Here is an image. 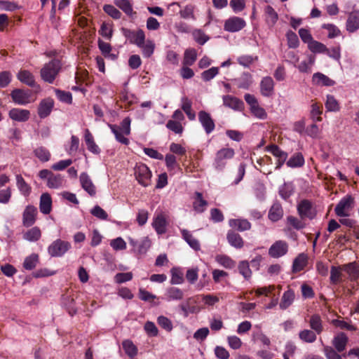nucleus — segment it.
Here are the masks:
<instances>
[{
	"instance_id": "c03bdc74",
	"label": "nucleus",
	"mask_w": 359,
	"mask_h": 359,
	"mask_svg": "<svg viewBox=\"0 0 359 359\" xmlns=\"http://www.w3.org/2000/svg\"><path fill=\"white\" fill-rule=\"evenodd\" d=\"M299 339L306 343H313L316 339V332L311 330H303L299 333Z\"/></svg>"
},
{
	"instance_id": "a878e982",
	"label": "nucleus",
	"mask_w": 359,
	"mask_h": 359,
	"mask_svg": "<svg viewBox=\"0 0 359 359\" xmlns=\"http://www.w3.org/2000/svg\"><path fill=\"white\" fill-rule=\"evenodd\" d=\"M84 140L88 149L95 154H99L100 149L94 141V138L88 129L85 130Z\"/></svg>"
},
{
	"instance_id": "bf43d9fd",
	"label": "nucleus",
	"mask_w": 359,
	"mask_h": 359,
	"mask_svg": "<svg viewBox=\"0 0 359 359\" xmlns=\"http://www.w3.org/2000/svg\"><path fill=\"white\" fill-rule=\"evenodd\" d=\"M55 95L57 97V99L62 102L67 104H70L72 102V93L67 91H63L59 89L55 90Z\"/></svg>"
},
{
	"instance_id": "2eb2a0df",
	"label": "nucleus",
	"mask_w": 359,
	"mask_h": 359,
	"mask_svg": "<svg viewBox=\"0 0 359 359\" xmlns=\"http://www.w3.org/2000/svg\"><path fill=\"white\" fill-rule=\"evenodd\" d=\"M81 187L90 196L96 194V187L93 184L90 176L86 172H82L79 177Z\"/></svg>"
},
{
	"instance_id": "79ce46f5",
	"label": "nucleus",
	"mask_w": 359,
	"mask_h": 359,
	"mask_svg": "<svg viewBox=\"0 0 359 359\" xmlns=\"http://www.w3.org/2000/svg\"><path fill=\"white\" fill-rule=\"evenodd\" d=\"M142 50V53L144 57H150L154 51L155 44L151 40H145L138 46Z\"/></svg>"
},
{
	"instance_id": "6ab92c4d",
	"label": "nucleus",
	"mask_w": 359,
	"mask_h": 359,
	"mask_svg": "<svg viewBox=\"0 0 359 359\" xmlns=\"http://www.w3.org/2000/svg\"><path fill=\"white\" fill-rule=\"evenodd\" d=\"M348 338L344 332H339L332 339V345L334 348L341 353L346 349Z\"/></svg>"
},
{
	"instance_id": "f03ea898",
	"label": "nucleus",
	"mask_w": 359,
	"mask_h": 359,
	"mask_svg": "<svg viewBox=\"0 0 359 359\" xmlns=\"http://www.w3.org/2000/svg\"><path fill=\"white\" fill-rule=\"evenodd\" d=\"M130 123L131 119L129 117H126L119 126L109 124V127L114 134L116 140L125 145H128L130 143L129 140L124 137V135H129L130 134Z\"/></svg>"
},
{
	"instance_id": "473e14b6",
	"label": "nucleus",
	"mask_w": 359,
	"mask_h": 359,
	"mask_svg": "<svg viewBox=\"0 0 359 359\" xmlns=\"http://www.w3.org/2000/svg\"><path fill=\"white\" fill-rule=\"evenodd\" d=\"M64 183V177L60 174H54L52 172L46 185L50 189H59L63 187Z\"/></svg>"
},
{
	"instance_id": "a19ab883",
	"label": "nucleus",
	"mask_w": 359,
	"mask_h": 359,
	"mask_svg": "<svg viewBox=\"0 0 359 359\" xmlns=\"http://www.w3.org/2000/svg\"><path fill=\"white\" fill-rule=\"evenodd\" d=\"M307 264V257L304 254L299 255L294 260L292 270L294 272H299L304 269Z\"/></svg>"
},
{
	"instance_id": "c756f323",
	"label": "nucleus",
	"mask_w": 359,
	"mask_h": 359,
	"mask_svg": "<svg viewBox=\"0 0 359 359\" xmlns=\"http://www.w3.org/2000/svg\"><path fill=\"white\" fill-rule=\"evenodd\" d=\"M342 271L344 269H341V266L331 267L330 279L332 284L337 285L344 280Z\"/></svg>"
},
{
	"instance_id": "8fccbe9b",
	"label": "nucleus",
	"mask_w": 359,
	"mask_h": 359,
	"mask_svg": "<svg viewBox=\"0 0 359 359\" xmlns=\"http://www.w3.org/2000/svg\"><path fill=\"white\" fill-rule=\"evenodd\" d=\"M166 296L168 301L180 300L183 298L184 293L177 287H170L167 290Z\"/></svg>"
},
{
	"instance_id": "9d476101",
	"label": "nucleus",
	"mask_w": 359,
	"mask_h": 359,
	"mask_svg": "<svg viewBox=\"0 0 359 359\" xmlns=\"http://www.w3.org/2000/svg\"><path fill=\"white\" fill-rule=\"evenodd\" d=\"M11 96L13 102L20 105H25L32 102L30 90L15 89L11 92Z\"/></svg>"
},
{
	"instance_id": "ea45409f",
	"label": "nucleus",
	"mask_w": 359,
	"mask_h": 359,
	"mask_svg": "<svg viewBox=\"0 0 359 359\" xmlns=\"http://www.w3.org/2000/svg\"><path fill=\"white\" fill-rule=\"evenodd\" d=\"M197 59V52L194 48H188L184 51L183 65L191 66Z\"/></svg>"
},
{
	"instance_id": "4d7b16f0",
	"label": "nucleus",
	"mask_w": 359,
	"mask_h": 359,
	"mask_svg": "<svg viewBox=\"0 0 359 359\" xmlns=\"http://www.w3.org/2000/svg\"><path fill=\"white\" fill-rule=\"evenodd\" d=\"M239 273L247 280L252 276V271L250 269L249 262L247 261H241L238 266Z\"/></svg>"
},
{
	"instance_id": "bb28decb",
	"label": "nucleus",
	"mask_w": 359,
	"mask_h": 359,
	"mask_svg": "<svg viewBox=\"0 0 359 359\" xmlns=\"http://www.w3.org/2000/svg\"><path fill=\"white\" fill-rule=\"evenodd\" d=\"M312 81L316 85L324 86H332L335 83V82L333 80L330 79L326 75L320 72L315 73L313 75Z\"/></svg>"
},
{
	"instance_id": "20e7f679",
	"label": "nucleus",
	"mask_w": 359,
	"mask_h": 359,
	"mask_svg": "<svg viewBox=\"0 0 359 359\" xmlns=\"http://www.w3.org/2000/svg\"><path fill=\"white\" fill-rule=\"evenodd\" d=\"M235 152L232 148H222L217 151L214 161V166L218 170H222L226 165L227 161L234 156Z\"/></svg>"
},
{
	"instance_id": "b1692460",
	"label": "nucleus",
	"mask_w": 359,
	"mask_h": 359,
	"mask_svg": "<svg viewBox=\"0 0 359 359\" xmlns=\"http://www.w3.org/2000/svg\"><path fill=\"white\" fill-rule=\"evenodd\" d=\"M294 299V292L291 289H288L283 293L281 297L280 302L279 304L280 309H287L289 306H290L292 304Z\"/></svg>"
},
{
	"instance_id": "cd10ccee",
	"label": "nucleus",
	"mask_w": 359,
	"mask_h": 359,
	"mask_svg": "<svg viewBox=\"0 0 359 359\" xmlns=\"http://www.w3.org/2000/svg\"><path fill=\"white\" fill-rule=\"evenodd\" d=\"M229 224L240 231L249 230L251 228L250 223L245 219H231L229 221Z\"/></svg>"
},
{
	"instance_id": "f3484780",
	"label": "nucleus",
	"mask_w": 359,
	"mask_h": 359,
	"mask_svg": "<svg viewBox=\"0 0 359 359\" xmlns=\"http://www.w3.org/2000/svg\"><path fill=\"white\" fill-rule=\"evenodd\" d=\"M260 92L264 97H271L273 94L274 81L271 76H265L262 79Z\"/></svg>"
},
{
	"instance_id": "6e6d98bb",
	"label": "nucleus",
	"mask_w": 359,
	"mask_h": 359,
	"mask_svg": "<svg viewBox=\"0 0 359 359\" xmlns=\"http://www.w3.org/2000/svg\"><path fill=\"white\" fill-rule=\"evenodd\" d=\"M323 113V106L320 104L313 103L311 104V118L313 121H321L322 117L320 116Z\"/></svg>"
},
{
	"instance_id": "0eeeda50",
	"label": "nucleus",
	"mask_w": 359,
	"mask_h": 359,
	"mask_svg": "<svg viewBox=\"0 0 359 359\" xmlns=\"http://www.w3.org/2000/svg\"><path fill=\"white\" fill-rule=\"evenodd\" d=\"M135 176L138 182L144 187L151 183V172L149 168L143 163L137 164L135 167Z\"/></svg>"
},
{
	"instance_id": "412c9836",
	"label": "nucleus",
	"mask_w": 359,
	"mask_h": 359,
	"mask_svg": "<svg viewBox=\"0 0 359 359\" xmlns=\"http://www.w3.org/2000/svg\"><path fill=\"white\" fill-rule=\"evenodd\" d=\"M223 103L225 107L234 110H241L243 107V102L238 98L231 95H224L222 97Z\"/></svg>"
},
{
	"instance_id": "4c0bfd02",
	"label": "nucleus",
	"mask_w": 359,
	"mask_h": 359,
	"mask_svg": "<svg viewBox=\"0 0 359 359\" xmlns=\"http://www.w3.org/2000/svg\"><path fill=\"white\" fill-rule=\"evenodd\" d=\"M16 184L20 193L24 196H28L31 191V187L25 182L21 175H16Z\"/></svg>"
},
{
	"instance_id": "2f4dec72",
	"label": "nucleus",
	"mask_w": 359,
	"mask_h": 359,
	"mask_svg": "<svg viewBox=\"0 0 359 359\" xmlns=\"http://www.w3.org/2000/svg\"><path fill=\"white\" fill-rule=\"evenodd\" d=\"M208 205V202L203 199V195L200 192L195 193V198L193 203V208L194 210L198 213L205 211Z\"/></svg>"
},
{
	"instance_id": "58836bf2",
	"label": "nucleus",
	"mask_w": 359,
	"mask_h": 359,
	"mask_svg": "<svg viewBox=\"0 0 359 359\" xmlns=\"http://www.w3.org/2000/svg\"><path fill=\"white\" fill-rule=\"evenodd\" d=\"M181 233L183 238L191 248L195 250H198L200 249V243L193 236L190 231L186 229H182L181 230Z\"/></svg>"
},
{
	"instance_id": "6e6552de",
	"label": "nucleus",
	"mask_w": 359,
	"mask_h": 359,
	"mask_svg": "<svg viewBox=\"0 0 359 359\" xmlns=\"http://www.w3.org/2000/svg\"><path fill=\"white\" fill-rule=\"evenodd\" d=\"M288 243L282 240L276 241L269 249V255L273 258H279L285 255L288 252Z\"/></svg>"
},
{
	"instance_id": "338daca9",
	"label": "nucleus",
	"mask_w": 359,
	"mask_h": 359,
	"mask_svg": "<svg viewBox=\"0 0 359 359\" xmlns=\"http://www.w3.org/2000/svg\"><path fill=\"white\" fill-rule=\"evenodd\" d=\"M324 353L327 359H341V355L338 353L335 348L331 346H325L324 348Z\"/></svg>"
},
{
	"instance_id": "9b49d317",
	"label": "nucleus",
	"mask_w": 359,
	"mask_h": 359,
	"mask_svg": "<svg viewBox=\"0 0 359 359\" xmlns=\"http://www.w3.org/2000/svg\"><path fill=\"white\" fill-rule=\"evenodd\" d=\"M245 25V21L243 18L233 16L225 21L224 28L227 32H236L241 30Z\"/></svg>"
},
{
	"instance_id": "72a5a7b5",
	"label": "nucleus",
	"mask_w": 359,
	"mask_h": 359,
	"mask_svg": "<svg viewBox=\"0 0 359 359\" xmlns=\"http://www.w3.org/2000/svg\"><path fill=\"white\" fill-rule=\"evenodd\" d=\"M227 240L231 245L236 248H241L243 247L244 242L241 236L232 231H230L227 233Z\"/></svg>"
},
{
	"instance_id": "5fc2aeb1",
	"label": "nucleus",
	"mask_w": 359,
	"mask_h": 359,
	"mask_svg": "<svg viewBox=\"0 0 359 359\" xmlns=\"http://www.w3.org/2000/svg\"><path fill=\"white\" fill-rule=\"evenodd\" d=\"M122 345L125 353L129 357L135 356L137 354V348L131 341L125 340Z\"/></svg>"
},
{
	"instance_id": "39448f33",
	"label": "nucleus",
	"mask_w": 359,
	"mask_h": 359,
	"mask_svg": "<svg viewBox=\"0 0 359 359\" xmlns=\"http://www.w3.org/2000/svg\"><path fill=\"white\" fill-rule=\"evenodd\" d=\"M70 248V243L57 239L48 246V252L51 257H58L63 256Z\"/></svg>"
},
{
	"instance_id": "13d9d810",
	"label": "nucleus",
	"mask_w": 359,
	"mask_h": 359,
	"mask_svg": "<svg viewBox=\"0 0 359 359\" xmlns=\"http://www.w3.org/2000/svg\"><path fill=\"white\" fill-rule=\"evenodd\" d=\"M166 127L175 134L181 135L184 130L182 123L177 121L169 120L166 123Z\"/></svg>"
},
{
	"instance_id": "052dcab7",
	"label": "nucleus",
	"mask_w": 359,
	"mask_h": 359,
	"mask_svg": "<svg viewBox=\"0 0 359 359\" xmlns=\"http://www.w3.org/2000/svg\"><path fill=\"white\" fill-rule=\"evenodd\" d=\"M308 46L309 50L313 53H325V51H327L326 46L323 43L318 42L317 41L313 40L309 43Z\"/></svg>"
},
{
	"instance_id": "3c124183",
	"label": "nucleus",
	"mask_w": 359,
	"mask_h": 359,
	"mask_svg": "<svg viewBox=\"0 0 359 359\" xmlns=\"http://www.w3.org/2000/svg\"><path fill=\"white\" fill-rule=\"evenodd\" d=\"M38 262L39 255L37 254H32L31 255L25 258L23 263V267L26 270H32L36 266Z\"/></svg>"
},
{
	"instance_id": "423d86ee",
	"label": "nucleus",
	"mask_w": 359,
	"mask_h": 359,
	"mask_svg": "<svg viewBox=\"0 0 359 359\" xmlns=\"http://www.w3.org/2000/svg\"><path fill=\"white\" fill-rule=\"evenodd\" d=\"M121 32L123 35L130 43L136 45L137 47L141 46L146 37L144 32L141 29H130L122 28Z\"/></svg>"
},
{
	"instance_id": "c85d7f7f",
	"label": "nucleus",
	"mask_w": 359,
	"mask_h": 359,
	"mask_svg": "<svg viewBox=\"0 0 359 359\" xmlns=\"http://www.w3.org/2000/svg\"><path fill=\"white\" fill-rule=\"evenodd\" d=\"M17 78L23 83L34 87L36 82L34 75L27 70H20L17 75Z\"/></svg>"
},
{
	"instance_id": "603ef678",
	"label": "nucleus",
	"mask_w": 359,
	"mask_h": 359,
	"mask_svg": "<svg viewBox=\"0 0 359 359\" xmlns=\"http://www.w3.org/2000/svg\"><path fill=\"white\" fill-rule=\"evenodd\" d=\"M325 108L329 111H338L340 109V107L337 100L333 95H327V100L325 103Z\"/></svg>"
},
{
	"instance_id": "69168bd1",
	"label": "nucleus",
	"mask_w": 359,
	"mask_h": 359,
	"mask_svg": "<svg viewBox=\"0 0 359 359\" xmlns=\"http://www.w3.org/2000/svg\"><path fill=\"white\" fill-rule=\"evenodd\" d=\"M192 35L194 40L200 45H203L209 39V37L200 29L194 31Z\"/></svg>"
},
{
	"instance_id": "7c9ffc66",
	"label": "nucleus",
	"mask_w": 359,
	"mask_h": 359,
	"mask_svg": "<svg viewBox=\"0 0 359 359\" xmlns=\"http://www.w3.org/2000/svg\"><path fill=\"white\" fill-rule=\"evenodd\" d=\"M283 216V210L279 203H274L269 212V218L273 222H277Z\"/></svg>"
},
{
	"instance_id": "f257e3e1",
	"label": "nucleus",
	"mask_w": 359,
	"mask_h": 359,
	"mask_svg": "<svg viewBox=\"0 0 359 359\" xmlns=\"http://www.w3.org/2000/svg\"><path fill=\"white\" fill-rule=\"evenodd\" d=\"M62 69L61 61L58 59H53L46 63L40 71V76L43 81L48 83H53Z\"/></svg>"
},
{
	"instance_id": "ddd939ff",
	"label": "nucleus",
	"mask_w": 359,
	"mask_h": 359,
	"mask_svg": "<svg viewBox=\"0 0 359 359\" xmlns=\"http://www.w3.org/2000/svg\"><path fill=\"white\" fill-rule=\"evenodd\" d=\"M167 225V215L163 212L156 213L152 222V226L156 233L158 234H163L165 233Z\"/></svg>"
},
{
	"instance_id": "7ed1b4c3",
	"label": "nucleus",
	"mask_w": 359,
	"mask_h": 359,
	"mask_svg": "<svg viewBox=\"0 0 359 359\" xmlns=\"http://www.w3.org/2000/svg\"><path fill=\"white\" fill-rule=\"evenodd\" d=\"M355 204V200L351 195H347L342 198L334 208L335 214L338 217H345L350 215Z\"/></svg>"
},
{
	"instance_id": "680f3d73",
	"label": "nucleus",
	"mask_w": 359,
	"mask_h": 359,
	"mask_svg": "<svg viewBox=\"0 0 359 359\" xmlns=\"http://www.w3.org/2000/svg\"><path fill=\"white\" fill-rule=\"evenodd\" d=\"M104 11L107 13L112 18L118 20L121 17V13L112 5H104L103 7Z\"/></svg>"
},
{
	"instance_id": "49530a36",
	"label": "nucleus",
	"mask_w": 359,
	"mask_h": 359,
	"mask_svg": "<svg viewBox=\"0 0 359 359\" xmlns=\"http://www.w3.org/2000/svg\"><path fill=\"white\" fill-rule=\"evenodd\" d=\"M36 157L41 162H47L50 159V151L44 147H39L34 150Z\"/></svg>"
},
{
	"instance_id": "0e129e2a",
	"label": "nucleus",
	"mask_w": 359,
	"mask_h": 359,
	"mask_svg": "<svg viewBox=\"0 0 359 359\" xmlns=\"http://www.w3.org/2000/svg\"><path fill=\"white\" fill-rule=\"evenodd\" d=\"M99 33L107 39H110L112 36V25L109 23L103 22L101 25Z\"/></svg>"
},
{
	"instance_id": "1a4fd4ad",
	"label": "nucleus",
	"mask_w": 359,
	"mask_h": 359,
	"mask_svg": "<svg viewBox=\"0 0 359 359\" xmlns=\"http://www.w3.org/2000/svg\"><path fill=\"white\" fill-rule=\"evenodd\" d=\"M298 214L301 219H312L316 216L311 203L309 200H302L297 205Z\"/></svg>"
},
{
	"instance_id": "e433bc0d",
	"label": "nucleus",
	"mask_w": 359,
	"mask_h": 359,
	"mask_svg": "<svg viewBox=\"0 0 359 359\" xmlns=\"http://www.w3.org/2000/svg\"><path fill=\"white\" fill-rule=\"evenodd\" d=\"M309 325L312 330L320 334L323 330L321 318L318 314L312 315L309 319Z\"/></svg>"
},
{
	"instance_id": "4468645a",
	"label": "nucleus",
	"mask_w": 359,
	"mask_h": 359,
	"mask_svg": "<svg viewBox=\"0 0 359 359\" xmlns=\"http://www.w3.org/2000/svg\"><path fill=\"white\" fill-rule=\"evenodd\" d=\"M198 120L207 134L211 133L215 130V122L208 112L205 111H199Z\"/></svg>"
},
{
	"instance_id": "aec40b11",
	"label": "nucleus",
	"mask_w": 359,
	"mask_h": 359,
	"mask_svg": "<svg viewBox=\"0 0 359 359\" xmlns=\"http://www.w3.org/2000/svg\"><path fill=\"white\" fill-rule=\"evenodd\" d=\"M341 269L348 275L350 280L355 281L359 278V266L355 262L341 265Z\"/></svg>"
},
{
	"instance_id": "e2e57ef3",
	"label": "nucleus",
	"mask_w": 359,
	"mask_h": 359,
	"mask_svg": "<svg viewBox=\"0 0 359 359\" xmlns=\"http://www.w3.org/2000/svg\"><path fill=\"white\" fill-rule=\"evenodd\" d=\"M332 324L337 327H339L341 330H347L349 331L356 330V327L354 325H351V324L348 323L347 322L342 320H339V319L332 320Z\"/></svg>"
},
{
	"instance_id": "a18cd8bd",
	"label": "nucleus",
	"mask_w": 359,
	"mask_h": 359,
	"mask_svg": "<svg viewBox=\"0 0 359 359\" xmlns=\"http://www.w3.org/2000/svg\"><path fill=\"white\" fill-rule=\"evenodd\" d=\"M266 150L273 154L274 156L280 158L281 161H286L287 158V154L282 151L277 145L271 144L266 147Z\"/></svg>"
},
{
	"instance_id": "4be33fe9",
	"label": "nucleus",
	"mask_w": 359,
	"mask_h": 359,
	"mask_svg": "<svg viewBox=\"0 0 359 359\" xmlns=\"http://www.w3.org/2000/svg\"><path fill=\"white\" fill-rule=\"evenodd\" d=\"M40 211L45 215L50 212L52 209V198L49 194L43 193L40 197L39 203Z\"/></svg>"
},
{
	"instance_id": "393cba45",
	"label": "nucleus",
	"mask_w": 359,
	"mask_h": 359,
	"mask_svg": "<svg viewBox=\"0 0 359 359\" xmlns=\"http://www.w3.org/2000/svg\"><path fill=\"white\" fill-rule=\"evenodd\" d=\"M266 23L269 27L275 25L278 19V15L271 6H266L264 10Z\"/></svg>"
},
{
	"instance_id": "a211bd4d",
	"label": "nucleus",
	"mask_w": 359,
	"mask_h": 359,
	"mask_svg": "<svg viewBox=\"0 0 359 359\" xmlns=\"http://www.w3.org/2000/svg\"><path fill=\"white\" fill-rule=\"evenodd\" d=\"M9 117L16 121L25 122L30 117V112L27 109L13 108L8 112Z\"/></svg>"
},
{
	"instance_id": "09e8293b",
	"label": "nucleus",
	"mask_w": 359,
	"mask_h": 359,
	"mask_svg": "<svg viewBox=\"0 0 359 359\" xmlns=\"http://www.w3.org/2000/svg\"><path fill=\"white\" fill-rule=\"evenodd\" d=\"M293 192L294 186L292 183H284L279 189V194L285 200L289 198Z\"/></svg>"
},
{
	"instance_id": "f704fd0d",
	"label": "nucleus",
	"mask_w": 359,
	"mask_h": 359,
	"mask_svg": "<svg viewBox=\"0 0 359 359\" xmlns=\"http://www.w3.org/2000/svg\"><path fill=\"white\" fill-rule=\"evenodd\" d=\"M41 236V231L37 226L32 227L23 233V238L29 242H36L40 239Z\"/></svg>"
},
{
	"instance_id": "864d4df0",
	"label": "nucleus",
	"mask_w": 359,
	"mask_h": 359,
	"mask_svg": "<svg viewBox=\"0 0 359 359\" xmlns=\"http://www.w3.org/2000/svg\"><path fill=\"white\" fill-rule=\"evenodd\" d=\"M114 3L126 15H132L133 13L132 4L128 0H115Z\"/></svg>"
},
{
	"instance_id": "f8f14e48",
	"label": "nucleus",
	"mask_w": 359,
	"mask_h": 359,
	"mask_svg": "<svg viewBox=\"0 0 359 359\" xmlns=\"http://www.w3.org/2000/svg\"><path fill=\"white\" fill-rule=\"evenodd\" d=\"M37 208L32 205H27L22 214V224L26 227L32 226L36 220Z\"/></svg>"
},
{
	"instance_id": "774afa93",
	"label": "nucleus",
	"mask_w": 359,
	"mask_h": 359,
	"mask_svg": "<svg viewBox=\"0 0 359 359\" xmlns=\"http://www.w3.org/2000/svg\"><path fill=\"white\" fill-rule=\"evenodd\" d=\"M286 36L290 48H295L299 46V39L297 35L294 32L289 31L287 32Z\"/></svg>"
},
{
	"instance_id": "dca6fc26",
	"label": "nucleus",
	"mask_w": 359,
	"mask_h": 359,
	"mask_svg": "<svg viewBox=\"0 0 359 359\" xmlns=\"http://www.w3.org/2000/svg\"><path fill=\"white\" fill-rule=\"evenodd\" d=\"M53 107L54 101L52 98L48 97L42 100L38 107L39 116L41 118L47 117L50 114Z\"/></svg>"
},
{
	"instance_id": "de8ad7c7",
	"label": "nucleus",
	"mask_w": 359,
	"mask_h": 359,
	"mask_svg": "<svg viewBox=\"0 0 359 359\" xmlns=\"http://www.w3.org/2000/svg\"><path fill=\"white\" fill-rule=\"evenodd\" d=\"M182 109L185 112L189 119L194 121L196 118V114L191 109V102L187 98H182Z\"/></svg>"
},
{
	"instance_id": "37998d69",
	"label": "nucleus",
	"mask_w": 359,
	"mask_h": 359,
	"mask_svg": "<svg viewBox=\"0 0 359 359\" xmlns=\"http://www.w3.org/2000/svg\"><path fill=\"white\" fill-rule=\"evenodd\" d=\"M290 168H299L304 165V158L301 153H296L286 163Z\"/></svg>"
},
{
	"instance_id": "c9c22d12",
	"label": "nucleus",
	"mask_w": 359,
	"mask_h": 359,
	"mask_svg": "<svg viewBox=\"0 0 359 359\" xmlns=\"http://www.w3.org/2000/svg\"><path fill=\"white\" fill-rule=\"evenodd\" d=\"M215 261L220 266L227 269H231L236 266V262L225 255H217L215 257Z\"/></svg>"
},
{
	"instance_id": "5701e85b",
	"label": "nucleus",
	"mask_w": 359,
	"mask_h": 359,
	"mask_svg": "<svg viewBox=\"0 0 359 359\" xmlns=\"http://www.w3.org/2000/svg\"><path fill=\"white\" fill-rule=\"evenodd\" d=\"M346 29L349 32H354L359 29V12L353 11L348 17Z\"/></svg>"
}]
</instances>
